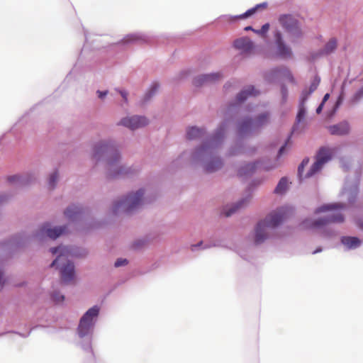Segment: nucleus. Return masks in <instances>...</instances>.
<instances>
[{"label": "nucleus", "mask_w": 363, "mask_h": 363, "mask_svg": "<svg viewBox=\"0 0 363 363\" xmlns=\"http://www.w3.org/2000/svg\"><path fill=\"white\" fill-rule=\"evenodd\" d=\"M92 155L97 162L105 163L106 175L108 179H118L135 174L138 169L133 166L118 165L121 155L116 143L111 139L101 140L96 143L92 149Z\"/></svg>", "instance_id": "f257e3e1"}, {"label": "nucleus", "mask_w": 363, "mask_h": 363, "mask_svg": "<svg viewBox=\"0 0 363 363\" xmlns=\"http://www.w3.org/2000/svg\"><path fill=\"white\" fill-rule=\"evenodd\" d=\"M228 128V121L223 120L211 135L191 150V162L202 164L208 159H210L211 156L223 144Z\"/></svg>", "instance_id": "f03ea898"}, {"label": "nucleus", "mask_w": 363, "mask_h": 363, "mask_svg": "<svg viewBox=\"0 0 363 363\" xmlns=\"http://www.w3.org/2000/svg\"><path fill=\"white\" fill-rule=\"evenodd\" d=\"M100 306L94 305L89 308L80 318L77 328L76 334L80 340L81 348L87 353V358L91 362H94V354L91 342L95 325L100 314Z\"/></svg>", "instance_id": "7ed1b4c3"}, {"label": "nucleus", "mask_w": 363, "mask_h": 363, "mask_svg": "<svg viewBox=\"0 0 363 363\" xmlns=\"http://www.w3.org/2000/svg\"><path fill=\"white\" fill-rule=\"evenodd\" d=\"M344 220V216L340 213H336L316 219L305 218L301 223V226L304 229L320 230V236L326 239H331L338 235V231L329 226V225L335 223H343Z\"/></svg>", "instance_id": "20e7f679"}, {"label": "nucleus", "mask_w": 363, "mask_h": 363, "mask_svg": "<svg viewBox=\"0 0 363 363\" xmlns=\"http://www.w3.org/2000/svg\"><path fill=\"white\" fill-rule=\"evenodd\" d=\"M270 113L264 111L255 117L245 116L236 123V133L238 138H245L259 133L269 123Z\"/></svg>", "instance_id": "39448f33"}, {"label": "nucleus", "mask_w": 363, "mask_h": 363, "mask_svg": "<svg viewBox=\"0 0 363 363\" xmlns=\"http://www.w3.org/2000/svg\"><path fill=\"white\" fill-rule=\"evenodd\" d=\"M286 218L282 211L271 213L263 220H259L255 228V243L260 245L269 238V229H274L281 225Z\"/></svg>", "instance_id": "423d86ee"}, {"label": "nucleus", "mask_w": 363, "mask_h": 363, "mask_svg": "<svg viewBox=\"0 0 363 363\" xmlns=\"http://www.w3.org/2000/svg\"><path fill=\"white\" fill-rule=\"evenodd\" d=\"M145 193V191L143 188L128 192L119 201L113 203L112 206L113 213L115 215L121 213H130L135 211L142 205Z\"/></svg>", "instance_id": "0eeeda50"}, {"label": "nucleus", "mask_w": 363, "mask_h": 363, "mask_svg": "<svg viewBox=\"0 0 363 363\" xmlns=\"http://www.w3.org/2000/svg\"><path fill=\"white\" fill-rule=\"evenodd\" d=\"M278 22L282 29L287 33L291 43H297L304 36L301 23L291 13L280 14Z\"/></svg>", "instance_id": "6e6552de"}, {"label": "nucleus", "mask_w": 363, "mask_h": 363, "mask_svg": "<svg viewBox=\"0 0 363 363\" xmlns=\"http://www.w3.org/2000/svg\"><path fill=\"white\" fill-rule=\"evenodd\" d=\"M259 94V91L256 89L253 85H249L240 90L236 94L235 99L227 104L225 111L224 113V120L227 119L229 123L230 118L238 112L240 106L244 104L249 97L256 96Z\"/></svg>", "instance_id": "1a4fd4ad"}, {"label": "nucleus", "mask_w": 363, "mask_h": 363, "mask_svg": "<svg viewBox=\"0 0 363 363\" xmlns=\"http://www.w3.org/2000/svg\"><path fill=\"white\" fill-rule=\"evenodd\" d=\"M67 232L68 227L67 225L52 226L50 222L45 221L41 223L38 229L33 233L32 237L42 242L47 238L56 240Z\"/></svg>", "instance_id": "9d476101"}, {"label": "nucleus", "mask_w": 363, "mask_h": 363, "mask_svg": "<svg viewBox=\"0 0 363 363\" xmlns=\"http://www.w3.org/2000/svg\"><path fill=\"white\" fill-rule=\"evenodd\" d=\"M361 169H356L352 182H350L349 177L345 179L343 192L347 194V201L350 205H353L359 194V186L361 179Z\"/></svg>", "instance_id": "9b49d317"}, {"label": "nucleus", "mask_w": 363, "mask_h": 363, "mask_svg": "<svg viewBox=\"0 0 363 363\" xmlns=\"http://www.w3.org/2000/svg\"><path fill=\"white\" fill-rule=\"evenodd\" d=\"M274 44L276 46V55L281 59H290L294 53L291 48L284 39L283 34L279 30L274 33Z\"/></svg>", "instance_id": "f8f14e48"}, {"label": "nucleus", "mask_w": 363, "mask_h": 363, "mask_svg": "<svg viewBox=\"0 0 363 363\" xmlns=\"http://www.w3.org/2000/svg\"><path fill=\"white\" fill-rule=\"evenodd\" d=\"M30 236L25 232H21L11 236L8 240H1V250L9 247L12 250L25 247L30 242Z\"/></svg>", "instance_id": "ddd939ff"}, {"label": "nucleus", "mask_w": 363, "mask_h": 363, "mask_svg": "<svg viewBox=\"0 0 363 363\" xmlns=\"http://www.w3.org/2000/svg\"><path fill=\"white\" fill-rule=\"evenodd\" d=\"M148 123L149 120L145 116L133 115L122 118L118 123V125L133 130L145 127L148 125Z\"/></svg>", "instance_id": "4468645a"}, {"label": "nucleus", "mask_w": 363, "mask_h": 363, "mask_svg": "<svg viewBox=\"0 0 363 363\" xmlns=\"http://www.w3.org/2000/svg\"><path fill=\"white\" fill-rule=\"evenodd\" d=\"M37 177L34 171H28L23 174H15L8 177L9 183L16 184L19 187L28 186L36 181Z\"/></svg>", "instance_id": "2eb2a0df"}, {"label": "nucleus", "mask_w": 363, "mask_h": 363, "mask_svg": "<svg viewBox=\"0 0 363 363\" xmlns=\"http://www.w3.org/2000/svg\"><path fill=\"white\" fill-rule=\"evenodd\" d=\"M55 269L60 270V278L62 282L69 283L74 280L76 275V272L75 266L73 262L67 260L66 263L62 264H59L58 268Z\"/></svg>", "instance_id": "dca6fc26"}, {"label": "nucleus", "mask_w": 363, "mask_h": 363, "mask_svg": "<svg viewBox=\"0 0 363 363\" xmlns=\"http://www.w3.org/2000/svg\"><path fill=\"white\" fill-rule=\"evenodd\" d=\"M206 173H214L221 169L224 166L223 159L216 152L211 156L204 163L201 164Z\"/></svg>", "instance_id": "f3484780"}, {"label": "nucleus", "mask_w": 363, "mask_h": 363, "mask_svg": "<svg viewBox=\"0 0 363 363\" xmlns=\"http://www.w3.org/2000/svg\"><path fill=\"white\" fill-rule=\"evenodd\" d=\"M268 6L267 2L264 1L258 4H256L254 7L247 10L245 13L240 14V15H235V16H231V15H223L221 16V18H224L225 20L229 21V22H234L237 20L240 19H246L247 18L251 17L254 14H255L259 9H266Z\"/></svg>", "instance_id": "a211bd4d"}, {"label": "nucleus", "mask_w": 363, "mask_h": 363, "mask_svg": "<svg viewBox=\"0 0 363 363\" xmlns=\"http://www.w3.org/2000/svg\"><path fill=\"white\" fill-rule=\"evenodd\" d=\"M207 133V128L205 126L189 125L186 128L185 138L187 140H200Z\"/></svg>", "instance_id": "6ab92c4d"}, {"label": "nucleus", "mask_w": 363, "mask_h": 363, "mask_svg": "<svg viewBox=\"0 0 363 363\" xmlns=\"http://www.w3.org/2000/svg\"><path fill=\"white\" fill-rule=\"evenodd\" d=\"M337 41L336 38H332L329 41L324 45V47L317 51L311 53V57L313 60L321 57L324 55H328L334 52L337 49Z\"/></svg>", "instance_id": "aec40b11"}, {"label": "nucleus", "mask_w": 363, "mask_h": 363, "mask_svg": "<svg viewBox=\"0 0 363 363\" xmlns=\"http://www.w3.org/2000/svg\"><path fill=\"white\" fill-rule=\"evenodd\" d=\"M328 131L332 135H346L350 131V125L347 121H342L338 123L329 125Z\"/></svg>", "instance_id": "412c9836"}, {"label": "nucleus", "mask_w": 363, "mask_h": 363, "mask_svg": "<svg viewBox=\"0 0 363 363\" xmlns=\"http://www.w3.org/2000/svg\"><path fill=\"white\" fill-rule=\"evenodd\" d=\"M250 194L247 195L245 197H243L236 201L235 203H233L229 206H226L223 211V214L226 217H230L233 214H234L235 212H237L239 209L244 207L250 201Z\"/></svg>", "instance_id": "4be33fe9"}, {"label": "nucleus", "mask_w": 363, "mask_h": 363, "mask_svg": "<svg viewBox=\"0 0 363 363\" xmlns=\"http://www.w3.org/2000/svg\"><path fill=\"white\" fill-rule=\"evenodd\" d=\"M150 40V36L143 33H133L126 35L118 43L127 45L135 42L147 43Z\"/></svg>", "instance_id": "5701e85b"}, {"label": "nucleus", "mask_w": 363, "mask_h": 363, "mask_svg": "<svg viewBox=\"0 0 363 363\" xmlns=\"http://www.w3.org/2000/svg\"><path fill=\"white\" fill-rule=\"evenodd\" d=\"M83 213V208L81 206L75 203L69 205L64 210L65 216L70 221H76Z\"/></svg>", "instance_id": "b1692460"}, {"label": "nucleus", "mask_w": 363, "mask_h": 363, "mask_svg": "<svg viewBox=\"0 0 363 363\" xmlns=\"http://www.w3.org/2000/svg\"><path fill=\"white\" fill-rule=\"evenodd\" d=\"M233 46L242 52H250L254 49L253 42L247 38H240L235 40Z\"/></svg>", "instance_id": "393cba45"}, {"label": "nucleus", "mask_w": 363, "mask_h": 363, "mask_svg": "<svg viewBox=\"0 0 363 363\" xmlns=\"http://www.w3.org/2000/svg\"><path fill=\"white\" fill-rule=\"evenodd\" d=\"M160 87V84L157 81H153L148 89L144 94L143 98L140 99V104L142 106L145 105L148 103L152 98L157 94Z\"/></svg>", "instance_id": "a878e982"}, {"label": "nucleus", "mask_w": 363, "mask_h": 363, "mask_svg": "<svg viewBox=\"0 0 363 363\" xmlns=\"http://www.w3.org/2000/svg\"><path fill=\"white\" fill-rule=\"evenodd\" d=\"M341 243L345 246L347 250H354L358 248L361 244V240L354 236H342L340 238Z\"/></svg>", "instance_id": "bb28decb"}, {"label": "nucleus", "mask_w": 363, "mask_h": 363, "mask_svg": "<svg viewBox=\"0 0 363 363\" xmlns=\"http://www.w3.org/2000/svg\"><path fill=\"white\" fill-rule=\"evenodd\" d=\"M281 77V67H275L264 72V79L269 83H275Z\"/></svg>", "instance_id": "cd10ccee"}, {"label": "nucleus", "mask_w": 363, "mask_h": 363, "mask_svg": "<svg viewBox=\"0 0 363 363\" xmlns=\"http://www.w3.org/2000/svg\"><path fill=\"white\" fill-rule=\"evenodd\" d=\"M332 153L326 147H320L318 150L315 160L319 161L323 165L332 159Z\"/></svg>", "instance_id": "c85d7f7f"}, {"label": "nucleus", "mask_w": 363, "mask_h": 363, "mask_svg": "<svg viewBox=\"0 0 363 363\" xmlns=\"http://www.w3.org/2000/svg\"><path fill=\"white\" fill-rule=\"evenodd\" d=\"M345 208V204L341 203H331L321 205L314 211L315 214H319L327 211H331Z\"/></svg>", "instance_id": "c756f323"}, {"label": "nucleus", "mask_w": 363, "mask_h": 363, "mask_svg": "<svg viewBox=\"0 0 363 363\" xmlns=\"http://www.w3.org/2000/svg\"><path fill=\"white\" fill-rule=\"evenodd\" d=\"M307 109L306 106H299L298 107V111L296 116V121L295 123L292 126L291 132L294 133L296 132L299 127V124L304 121L306 115Z\"/></svg>", "instance_id": "7c9ffc66"}, {"label": "nucleus", "mask_w": 363, "mask_h": 363, "mask_svg": "<svg viewBox=\"0 0 363 363\" xmlns=\"http://www.w3.org/2000/svg\"><path fill=\"white\" fill-rule=\"evenodd\" d=\"M67 252L69 256L75 258H84L88 255V251L85 248L75 245L67 247Z\"/></svg>", "instance_id": "2f4dec72"}, {"label": "nucleus", "mask_w": 363, "mask_h": 363, "mask_svg": "<svg viewBox=\"0 0 363 363\" xmlns=\"http://www.w3.org/2000/svg\"><path fill=\"white\" fill-rule=\"evenodd\" d=\"M259 164V162H252L245 164L242 166L239 169V174L241 175H248L250 176L254 174V172L257 169Z\"/></svg>", "instance_id": "473e14b6"}, {"label": "nucleus", "mask_w": 363, "mask_h": 363, "mask_svg": "<svg viewBox=\"0 0 363 363\" xmlns=\"http://www.w3.org/2000/svg\"><path fill=\"white\" fill-rule=\"evenodd\" d=\"M293 133H291L287 136L286 139L285 140L284 144L279 147L277 152V160H279L283 155L287 153L288 150L290 149L292 145V138Z\"/></svg>", "instance_id": "72a5a7b5"}, {"label": "nucleus", "mask_w": 363, "mask_h": 363, "mask_svg": "<svg viewBox=\"0 0 363 363\" xmlns=\"http://www.w3.org/2000/svg\"><path fill=\"white\" fill-rule=\"evenodd\" d=\"M49 251L52 255H57L59 253V255H57L55 259L50 263V267L52 268H58L60 261L61 260L62 254H63V249L61 246H57V247H52L50 248Z\"/></svg>", "instance_id": "f704fd0d"}, {"label": "nucleus", "mask_w": 363, "mask_h": 363, "mask_svg": "<svg viewBox=\"0 0 363 363\" xmlns=\"http://www.w3.org/2000/svg\"><path fill=\"white\" fill-rule=\"evenodd\" d=\"M201 74L202 77L205 79L207 84L215 83L223 77V74L220 72Z\"/></svg>", "instance_id": "c9c22d12"}, {"label": "nucleus", "mask_w": 363, "mask_h": 363, "mask_svg": "<svg viewBox=\"0 0 363 363\" xmlns=\"http://www.w3.org/2000/svg\"><path fill=\"white\" fill-rule=\"evenodd\" d=\"M323 166L324 165L321 164L319 161L315 160L310 167L308 172L306 173L305 178L307 179L314 176L315 174L321 171Z\"/></svg>", "instance_id": "e433bc0d"}, {"label": "nucleus", "mask_w": 363, "mask_h": 363, "mask_svg": "<svg viewBox=\"0 0 363 363\" xmlns=\"http://www.w3.org/2000/svg\"><path fill=\"white\" fill-rule=\"evenodd\" d=\"M288 180L286 177H284L280 179L274 192L277 194H283L287 190Z\"/></svg>", "instance_id": "4c0bfd02"}, {"label": "nucleus", "mask_w": 363, "mask_h": 363, "mask_svg": "<svg viewBox=\"0 0 363 363\" xmlns=\"http://www.w3.org/2000/svg\"><path fill=\"white\" fill-rule=\"evenodd\" d=\"M58 181V170L56 169L52 172L48 178V184L50 189H54L56 187Z\"/></svg>", "instance_id": "58836bf2"}, {"label": "nucleus", "mask_w": 363, "mask_h": 363, "mask_svg": "<svg viewBox=\"0 0 363 363\" xmlns=\"http://www.w3.org/2000/svg\"><path fill=\"white\" fill-rule=\"evenodd\" d=\"M65 295L59 291H53L50 294V299L56 304L62 303L65 301Z\"/></svg>", "instance_id": "ea45409f"}, {"label": "nucleus", "mask_w": 363, "mask_h": 363, "mask_svg": "<svg viewBox=\"0 0 363 363\" xmlns=\"http://www.w3.org/2000/svg\"><path fill=\"white\" fill-rule=\"evenodd\" d=\"M281 77L287 79L290 82L295 83V79L289 68L281 66Z\"/></svg>", "instance_id": "a19ab883"}, {"label": "nucleus", "mask_w": 363, "mask_h": 363, "mask_svg": "<svg viewBox=\"0 0 363 363\" xmlns=\"http://www.w3.org/2000/svg\"><path fill=\"white\" fill-rule=\"evenodd\" d=\"M28 114L24 115L21 118L19 119L18 121H17L11 129V131L15 134L16 131L18 130V129L25 123L27 122L28 119Z\"/></svg>", "instance_id": "79ce46f5"}, {"label": "nucleus", "mask_w": 363, "mask_h": 363, "mask_svg": "<svg viewBox=\"0 0 363 363\" xmlns=\"http://www.w3.org/2000/svg\"><path fill=\"white\" fill-rule=\"evenodd\" d=\"M320 82V77L318 75L315 76L311 82L309 89H308V91L309 92V94H312L317 89Z\"/></svg>", "instance_id": "37998d69"}, {"label": "nucleus", "mask_w": 363, "mask_h": 363, "mask_svg": "<svg viewBox=\"0 0 363 363\" xmlns=\"http://www.w3.org/2000/svg\"><path fill=\"white\" fill-rule=\"evenodd\" d=\"M311 94H309L307 89H304L302 90L300 97L298 105L299 106H306V103Z\"/></svg>", "instance_id": "c03bdc74"}, {"label": "nucleus", "mask_w": 363, "mask_h": 363, "mask_svg": "<svg viewBox=\"0 0 363 363\" xmlns=\"http://www.w3.org/2000/svg\"><path fill=\"white\" fill-rule=\"evenodd\" d=\"M309 157H306L303 159L301 162L298 166V176L301 179L302 174L304 172L305 167L308 165L309 162Z\"/></svg>", "instance_id": "a18cd8bd"}, {"label": "nucleus", "mask_w": 363, "mask_h": 363, "mask_svg": "<svg viewBox=\"0 0 363 363\" xmlns=\"http://www.w3.org/2000/svg\"><path fill=\"white\" fill-rule=\"evenodd\" d=\"M280 91L281 95V104H284L288 99L289 91L286 84H281L280 86Z\"/></svg>", "instance_id": "49530a36"}, {"label": "nucleus", "mask_w": 363, "mask_h": 363, "mask_svg": "<svg viewBox=\"0 0 363 363\" xmlns=\"http://www.w3.org/2000/svg\"><path fill=\"white\" fill-rule=\"evenodd\" d=\"M269 23H266L262 26L260 29L253 30V32L261 36H265L269 30Z\"/></svg>", "instance_id": "de8ad7c7"}, {"label": "nucleus", "mask_w": 363, "mask_h": 363, "mask_svg": "<svg viewBox=\"0 0 363 363\" xmlns=\"http://www.w3.org/2000/svg\"><path fill=\"white\" fill-rule=\"evenodd\" d=\"M192 83H193L194 86H195L196 87H200L203 85L207 84L205 79H203L202 77V74H199V75L194 77L193 79Z\"/></svg>", "instance_id": "09e8293b"}, {"label": "nucleus", "mask_w": 363, "mask_h": 363, "mask_svg": "<svg viewBox=\"0 0 363 363\" xmlns=\"http://www.w3.org/2000/svg\"><path fill=\"white\" fill-rule=\"evenodd\" d=\"M224 247V245H222L220 240H209L205 245L203 247V250L209 249L211 247Z\"/></svg>", "instance_id": "8fccbe9b"}, {"label": "nucleus", "mask_w": 363, "mask_h": 363, "mask_svg": "<svg viewBox=\"0 0 363 363\" xmlns=\"http://www.w3.org/2000/svg\"><path fill=\"white\" fill-rule=\"evenodd\" d=\"M128 264V260L126 258H118L115 263L114 267L118 268L123 266H125Z\"/></svg>", "instance_id": "3c124183"}, {"label": "nucleus", "mask_w": 363, "mask_h": 363, "mask_svg": "<svg viewBox=\"0 0 363 363\" xmlns=\"http://www.w3.org/2000/svg\"><path fill=\"white\" fill-rule=\"evenodd\" d=\"M363 97V86L359 88L354 94L352 97L353 101H358Z\"/></svg>", "instance_id": "603ef678"}, {"label": "nucleus", "mask_w": 363, "mask_h": 363, "mask_svg": "<svg viewBox=\"0 0 363 363\" xmlns=\"http://www.w3.org/2000/svg\"><path fill=\"white\" fill-rule=\"evenodd\" d=\"M115 91H117L121 97L123 98L125 103H128V92L125 89H121L119 88H116Z\"/></svg>", "instance_id": "864d4df0"}, {"label": "nucleus", "mask_w": 363, "mask_h": 363, "mask_svg": "<svg viewBox=\"0 0 363 363\" xmlns=\"http://www.w3.org/2000/svg\"><path fill=\"white\" fill-rule=\"evenodd\" d=\"M96 93L99 99L104 100L106 98V96L108 95V90H103V91L97 90Z\"/></svg>", "instance_id": "5fc2aeb1"}, {"label": "nucleus", "mask_w": 363, "mask_h": 363, "mask_svg": "<svg viewBox=\"0 0 363 363\" xmlns=\"http://www.w3.org/2000/svg\"><path fill=\"white\" fill-rule=\"evenodd\" d=\"M342 101H343L342 96H339L338 98L337 99V101H335V105H334V111H336L339 108V107L340 106V105L342 103Z\"/></svg>", "instance_id": "6e6d98bb"}, {"label": "nucleus", "mask_w": 363, "mask_h": 363, "mask_svg": "<svg viewBox=\"0 0 363 363\" xmlns=\"http://www.w3.org/2000/svg\"><path fill=\"white\" fill-rule=\"evenodd\" d=\"M239 153H240V151L236 147H231L228 151V154L230 156L237 155Z\"/></svg>", "instance_id": "4d7b16f0"}, {"label": "nucleus", "mask_w": 363, "mask_h": 363, "mask_svg": "<svg viewBox=\"0 0 363 363\" xmlns=\"http://www.w3.org/2000/svg\"><path fill=\"white\" fill-rule=\"evenodd\" d=\"M205 245H203V241H200L198 243L196 244H194V245H191V251H195L197 248L199 247H201V249H203V247Z\"/></svg>", "instance_id": "13d9d810"}, {"label": "nucleus", "mask_w": 363, "mask_h": 363, "mask_svg": "<svg viewBox=\"0 0 363 363\" xmlns=\"http://www.w3.org/2000/svg\"><path fill=\"white\" fill-rule=\"evenodd\" d=\"M144 244H145V241L140 240L135 241L133 243V246L135 247H142Z\"/></svg>", "instance_id": "bf43d9fd"}, {"label": "nucleus", "mask_w": 363, "mask_h": 363, "mask_svg": "<svg viewBox=\"0 0 363 363\" xmlns=\"http://www.w3.org/2000/svg\"><path fill=\"white\" fill-rule=\"evenodd\" d=\"M1 289L4 287V286L6 284V278L3 272V271L1 270Z\"/></svg>", "instance_id": "052dcab7"}, {"label": "nucleus", "mask_w": 363, "mask_h": 363, "mask_svg": "<svg viewBox=\"0 0 363 363\" xmlns=\"http://www.w3.org/2000/svg\"><path fill=\"white\" fill-rule=\"evenodd\" d=\"M323 106H324V104L320 103L318 106L316 108V110H315V112L318 113V114H320L322 111H323Z\"/></svg>", "instance_id": "680f3d73"}, {"label": "nucleus", "mask_w": 363, "mask_h": 363, "mask_svg": "<svg viewBox=\"0 0 363 363\" xmlns=\"http://www.w3.org/2000/svg\"><path fill=\"white\" fill-rule=\"evenodd\" d=\"M329 98H330V94L329 93H326L323 96L321 103L325 104V103L329 99Z\"/></svg>", "instance_id": "e2e57ef3"}, {"label": "nucleus", "mask_w": 363, "mask_h": 363, "mask_svg": "<svg viewBox=\"0 0 363 363\" xmlns=\"http://www.w3.org/2000/svg\"><path fill=\"white\" fill-rule=\"evenodd\" d=\"M357 225L360 230H363V219H359L357 221Z\"/></svg>", "instance_id": "0e129e2a"}, {"label": "nucleus", "mask_w": 363, "mask_h": 363, "mask_svg": "<svg viewBox=\"0 0 363 363\" xmlns=\"http://www.w3.org/2000/svg\"><path fill=\"white\" fill-rule=\"evenodd\" d=\"M322 251H323V247H318L312 252V254L315 255V254L321 252Z\"/></svg>", "instance_id": "69168bd1"}, {"label": "nucleus", "mask_w": 363, "mask_h": 363, "mask_svg": "<svg viewBox=\"0 0 363 363\" xmlns=\"http://www.w3.org/2000/svg\"><path fill=\"white\" fill-rule=\"evenodd\" d=\"M186 155V152H184L176 160L177 162H179L180 160H182L184 156Z\"/></svg>", "instance_id": "338daca9"}, {"label": "nucleus", "mask_w": 363, "mask_h": 363, "mask_svg": "<svg viewBox=\"0 0 363 363\" xmlns=\"http://www.w3.org/2000/svg\"><path fill=\"white\" fill-rule=\"evenodd\" d=\"M245 30L246 31H249V30H252L253 31V30H255V28H252V26H246L245 28H244Z\"/></svg>", "instance_id": "774afa93"}]
</instances>
